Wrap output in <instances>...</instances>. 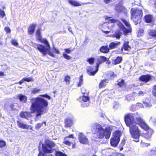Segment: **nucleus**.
<instances>
[{
  "mask_svg": "<svg viewBox=\"0 0 156 156\" xmlns=\"http://www.w3.org/2000/svg\"><path fill=\"white\" fill-rule=\"evenodd\" d=\"M14 107L15 106L14 105V104H12L11 105V108L12 109V110H14L15 109Z\"/></svg>",
  "mask_w": 156,
  "mask_h": 156,
  "instance_id": "61",
  "label": "nucleus"
},
{
  "mask_svg": "<svg viewBox=\"0 0 156 156\" xmlns=\"http://www.w3.org/2000/svg\"><path fill=\"white\" fill-rule=\"evenodd\" d=\"M83 82V76H80V80L79 82L78 83V86H80L82 84Z\"/></svg>",
  "mask_w": 156,
  "mask_h": 156,
  "instance_id": "46",
  "label": "nucleus"
},
{
  "mask_svg": "<svg viewBox=\"0 0 156 156\" xmlns=\"http://www.w3.org/2000/svg\"><path fill=\"white\" fill-rule=\"evenodd\" d=\"M131 95L132 97H133V99H134L135 98H137L138 97L137 92H134Z\"/></svg>",
  "mask_w": 156,
  "mask_h": 156,
  "instance_id": "47",
  "label": "nucleus"
},
{
  "mask_svg": "<svg viewBox=\"0 0 156 156\" xmlns=\"http://www.w3.org/2000/svg\"><path fill=\"white\" fill-rule=\"evenodd\" d=\"M143 104L144 106L147 108H150L152 106V105L149 99H145V101L143 102Z\"/></svg>",
  "mask_w": 156,
  "mask_h": 156,
  "instance_id": "22",
  "label": "nucleus"
},
{
  "mask_svg": "<svg viewBox=\"0 0 156 156\" xmlns=\"http://www.w3.org/2000/svg\"><path fill=\"white\" fill-rule=\"evenodd\" d=\"M141 145L142 147H148L149 145V144L144 142H142L141 143Z\"/></svg>",
  "mask_w": 156,
  "mask_h": 156,
  "instance_id": "54",
  "label": "nucleus"
},
{
  "mask_svg": "<svg viewBox=\"0 0 156 156\" xmlns=\"http://www.w3.org/2000/svg\"><path fill=\"white\" fill-rule=\"evenodd\" d=\"M79 140L80 143L83 144L88 143V140L86 137L82 133H80L78 136Z\"/></svg>",
  "mask_w": 156,
  "mask_h": 156,
  "instance_id": "14",
  "label": "nucleus"
},
{
  "mask_svg": "<svg viewBox=\"0 0 156 156\" xmlns=\"http://www.w3.org/2000/svg\"><path fill=\"white\" fill-rule=\"evenodd\" d=\"M154 10H156V1L154 5Z\"/></svg>",
  "mask_w": 156,
  "mask_h": 156,
  "instance_id": "64",
  "label": "nucleus"
},
{
  "mask_svg": "<svg viewBox=\"0 0 156 156\" xmlns=\"http://www.w3.org/2000/svg\"><path fill=\"white\" fill-rule=\"evenodd\" d=\"M41 29L39 28L37 30L36 35L37 39L41 42L45 44V47L41 44H37L35 43H33V46L37 49L41 53L45 56L48 54L52 57H55V55L51 51V48L47 40L45 39H42L41 35Z\"/></svg>",
  "mask_w": 156,
  "mask_h": 156,
  "instance_id": "3",
  "label": "nucleus"
},
{
  "mask_svg": "<svg viewBox=\"0 0 156 156\" xmlns=\"http://www.w3.org/2000/svg\"><path fill=\"white\" fill-rule=\"evenodd\" d=\"M122 61L121 57H118L114 61L113 63L115 64H117L119 63Z\"/></svg>",
  "mask_w": 156,
  "mask_h": 156,
  "instance_id": "31",
  "label": "nucleus"
},
{
  "mask_svg": "<svg viewBox=\"0 0 156 156\" xmlns=\"http://www.w3.org/2000/svg\"><path fill=\"white\" fill-rule=\"evenodd\" d=\"M18 97L20 101L24 103L26 102L27 98L25 95L20 94L18 95Z\"/></svg>",
  "mask_w": 156,
  "mask_h": 156,
  "instance_id": "23",
  "label": "nucleus"
},
{
  "mask_svg": "<svg viewBox=\"0 0 156 156\" xmlns=\"http://www.w3.org/2000/svg\"><path fill=\"white\" fill-rule=\"evenodd\" d=\"M100 51L101 52L104 53H108L109 49L107 46H102L100 48Z\"/></svg>",
  "mask_w": 156,
  "mask_h": 156,
  "instance_id": "29",
  "label": "nucleus"
},
{
  "mask_svg": "<svg viewBox=\"0 0 156 156\" xmlns=\"http://www.w3.org/2000/svg\"><path fill=\"white\" fill-rule=\"evenodd\" d=\"M70 80V76L67 75H66L64 78V81L67 84H69Z\"/></svg>",
  "mask_w": 156,
  "mask_h": 156,
  "instance_id": "33",
  "label": "nucleus"
},
{
  "mask_svg": "<svg viewBox=\"0 0 156 156\" xmlns=\"http://www.w3.org/2000/svg\"><path fill=\"white\" fill-rule=\"evenodd\" d=\"M73 123V121L70 119H66L65 120V125L67 127H70Z\"/></svg>",
  "mask_w": 156,
  "mask_h": 156,
  "instance_id": "24",
  "label": "nucleus"
},
{
  "mask_svg": "<svg viewBox=\"0 0 156 156\" xmlns=\"http://www.w3.org/2000/svg\"><path fill=\"white\" fill-rule=\"evenodd\" d=\"M115 9L118 13L122 12H125L126 10L125 8L120 4H117L116 5Z\"/></svg>",
  "mask_w": 156,
  "mask_h": 156,
  "instance_id": "16",
  "label": "nucleus"
},
{
  "mask_svg": "<svg viewBox=\"0 0 156 156\" xmlns=\"http://www.w3.org/2000/svg\"><path fill=\"white\" fill-rule=\"evenodd\" d=\"M91 129L92 131L96 134L98 138L101 139L105 136V138L108 139L110 136V131L106 130L105 132L102 126L99 124L95 123L92 124L91 126Z\"/></svg>",
  "mask_w": 156,
  "mask_h": 156,
  "instance_id": "4",
  "label": "nucleus"
},
{
  "mask_svg": "<svg viewBox=\"0 0 156 156\" xmlns=\"http://www.w3.org/2000/svg\"><path fill=\"white\" fill-rule=\"evenodd\" d=\"M120 43L119 42H113L109 44V47L111 49H113L116 47L120 45Z\"/></svg>",
  "mask_w": 156,
  "mask_h": 156,
  "instance_id": "25",
  "label": "nucleus"
},
{
  "mask_svg": "<svg viewBox=\"0 0 156 156\" xmlns=\"http://www.w3.org/2000/svg\"><path fill=\"white\" fill-rule=\"evenodd\" d=\"M36 26V25L34 23L30 24L28 29V33L29 34H32L34 33Z\"/></svg>",
  "mask_w": 156,
  "mask_h": 156,
  "instance_id": "20",
  "label": "nucleus"
},
{
  "mask_svg": "<svg viewBox=\"0 0 156 156\" xmlns=\"http://www.w3.org/2000/svg\"><path fill=\"white\" fill-rule=\"evenodd\" d=\"M121 34L122 33L118 31L116 32L114 34L112 35V36L113 37L116 38L117 39H119Z\"/></svg>",
  "mask_w": 156,
  "mask_h": 156,
  "instance_id": "30",
  "label": "nucleus"
},
{
  "mask_svg": "<svg viewBox=\"0 0 156 156\" xmlns=\"http://www.w3.org/2000/svg\"><path fill=\"white\" fill-rule=\"evenodd\" d=\"M17 126L20 128L23 129H28L30 128V126L23 123V122L20 120L17 121Z\"/></svg>",
  "mask_w": 156,
  "mask_h": 156,
  "instance_id": "15",
  "label": "nucleus"
},
{
  "mask_svg": "<svg viewBox=\"0 0 156 156\" xmlns=\"http://www.w3.org/2000/svg\"><path fill=\"white\" fill-rule=\"evenodd\" d=\"M68 2L70 5L75 6H80L82 5V3L77 2L75 0H68Z\"/></svg>",
  "mask_w": 156,
  "mask_h": 156,
  "instance_id": "21",
  "label": "nucleus"
},
{
  "mask_svg": "<svg viewBox=\"0 0 156 156\" xmlns=\"http://www.w3.org/2000/svg\"><path fill=\"white\" fill-rule=\"evenodd\" d=\"M4 73L2 72H0V77L4 76Z\"/></svg>",
  "mask_w": 156,
  "mask_h": 156,
  "instance_id": "63",
  "label": "nucleus"
},
{
  "mask_svg": "<svg viewBox=\"0 0 156 156\" xmlns=\"http://www.w3.org/2000/svg\"><path fill=\"white\" fill-rule=\"evenodd\" d=\"M63 57L65 59L69 60L72 59V57L64 53L62 54Z\"/></svg>",
  "mask_w": 156,
  "mask_h": 156,
  "instance_id": "38",
  "label": "nucleus"
},
{
  "mask_svg": "<svg viewBox=\"0 0 156 156\" xmlns=\"http://www.w3.org/2000/svg\"><path fill=\"white\" fill-rule=\"evenodd\" d=\"M67 137V139H69V138H73V134H71L70 135H69V136H68L66 137Z\"/></svg>",
  "mask_w": 156,
  "mask_h": 156,
  "instance_id": "59",
  "label": "nucleus"
},
{
  "mask_svg": "<svg viewBox=\"0 0 156 156\" xmlns=\"http://www.w3.org/2000/svg\"><path fill=\"white\" fill-rule=\"evenodd\" d=\"M74 50V49H71L70 48L65 49L64 50L65 51V53L66 54H70L72 51H73Z\"/></svg>",
  "mask_w": 156,
  "mask_h": 156,
  "instance_id": "39",
  "label": "nucleus"
},
{
  "mask_svg": "<svg viewBox=\"0 0 156 156\" xmlns=\"http://www.w3.org/2000/svg\"><path fill=\"white\" fill-rule=\"evenodd\" d=\"M87 61L89 62L90 64L92 65L94 63V58H91L87 59Z\"/></svg>",
  "mask_w": 156,
  "mask_h": 156,
  "instance_id": "40",
  "label": "nucleus"
},
{
  "mask_svg": "<svg viewBox=\"0 0 156 156\" xmlns=\"http://www.w3.org/2000/svg\"><path fill=\"white\" fill-rule=\"evenodd\" d=\"M38 156H46L44 155V153L42 152H40Z\"/></svg>",
  "mask_w": 156,
  "mask_h": 156,
  "instance_id": "58",
  "label": "nucleus"
},
{
  "mask_svg": "<svg viewBox=\"0 0 156 156\" xmlns=\"http://www.w3.org/2000/svg\"><path fill=\"white\" fill-rule=\"evenodd\" d=\"M44 124V126H45L46 125V122H42V123H39L37 124H36L35 127L36 129H39Z\"/></svg>",
  "mask_w": 156,
  "mask_h": 156,
  "instance_id": "34",
  "label": "nucleus"
},
{
  "mask_svg": "<svg viewBox=\"0 0 156 156\" xmlns=\"http://www.w3.org/2000/svg\"><path fill=\"white\" fill-rule=\"evenodd\" d=\"M151 79V76L150 75H144L139 77V79L142 81L146 83Z\"/></svg>",
  "mask_w": 156,
  "mask_h": 156,
  "instance_id": "17",
  "label": "nucleus"
},
{
  "mask_svg": "<svg viewBox=\"0 0 156 156\" xmlns=\"http://www.w3.org/2000/svg\"><path fill=\"white\" fill-rule=\"evenodd\" d=\"M126 98L128 101L134 100V99H133V97H132L131 94L127 95L126 97Z\"/></svg>",
  "mask_w": 156,
  "mask_h": 156,
  "instance_id": "36",
  "label": "nucleus"
},
{
  "mask_svg": "<svg viewBox=\"0 0 156 156\" xmlns=\"http://www.w3.org/2000/svg\"><path fill=\"white\" fill-rule=\"evenodd\" d=\"M83 89H82L81 91L82 93L84 95H83L82 97L80 98V99L84 102H86L89 101V98L87 96L88 93H85L83 91Z\"/></svg>",
  "mask_w": 156,
  "mask_h": 156,
  "instance_id": "19",
  "label": "nucleus"
},
{
  "mask_svg": "<svg viewBox=\"0 0 156 156\" xmlns=\"http://www.w3.org/2000/svg\"><path fill=\"white\" fill-rule=\"evenodd\" d=\"M5 30L7 33H10L11 31L9 27H5Z\"/></svg>",
  "mask_w": 156,
  "mask_h": 156,
  "instance_id": "52",
  "label": "nucleus"
},
{
  "mask_svg": "<svg viewBox=\"0 0 156 156\" xmlns=\"http://www.w3.org/2000/svg\"><path fill=\"white\" fill-rule=\"evenodd\" d=\"M5 13L4 11L0 9V16L3 18L4 16H5Z\"/></svg>",
  "mask_w": 156,
  "mask_h": 156,
  "instance_id": "50",
  "label": "nucleus"
},
{
  "mask_svg": "<svg viewBox=\"0 0 156 156\" xmlns=\"http://www.w3.org/2000/svg\"><path fill=\"white\" fill-rule=\"evenodd\" d=\"M52 49L53 51V52L57 54H59L60 53L59 51L54 46L53 47V48H52Z\"/></svg>",
  "mask_w": 156,
  "mask_h": 156,
  "instance_id": "42",
  "label": "nucleus"
},
{
  "mask_svg": "<svg viewBox=\"0 0 156 156\" xmlns=\"http://www.w3.org/2000/svg\"><path fill=\"white\" fill-rule=\"evenodd\" d=\"M140 126L143 129L145 130L148 131L147 134L148 135V136L146 137L145 136V137L147 138L150 137L153 133V130L149 128L148 126L146 124L144 121L142 123Z\"/></svg>",
  "mask_w": 156,
  "mask_h": 156,
  "instance_id": "12",
  "label": "nucleus"
},
{
  "mask_svg": "<svg viewBox=\"0 0 156 156\" xmlns=\"http://www.w3.org/2000/svg\"><path fill=\"white\" fill-rule=\"evenodd\" d=\"M108 82V80H104L101 82L99 84V87L100 88H102L104 87L106 85L107 83Z\"/></svg>",
  "mask_w": 156,
  "mask_h": 156,
  "instance_id": "26",
  "label": "nucleus"
},
{
  "mask_svg": "<svg viewBox=\"0 0 156 156\" xmlns=\"http://www.w3.org/2000/svg\"><path fill=\"white\" fill-rule=\"evenodd\" d=\"M40 96L42 97L47 98L48 100H50L51 99L50 97L47 94L40 95Z\"/></svg>",
  "mask_w": 156,
  "mask_h": 156,
  "instance_id": "53",
  "label": "nucleus"
},
{
  "mask_svg": "<svg viewBox=\"0 0 156 156\" xmlns=\"http://www.w3.org/2000/svg\"><path fill=\"white\" fill-rule=\"evenodd\" d=\"M11 43L13 45L16 46H18V45L17 41L15 39L12 40L11 41Z\"/></svg>",
  "mask_w": 156,
  "mask_h": 156,
  "instance_id": "44",
  "label": "nucleus"
},
{
  "mask_svg": "<svg viewBox=\"0 0 156 156\" xmlns=\"http://www.w3.org/2000/svg\"><path fill=\"white\" fill-rule=\"evenodd\" d=\"M124 81L123 80H122L118 81V85L119 87H121L124 84Z\"/></svg>",
  "mask_w": 156,
  "mask_h": 156,
  "instance_id": "41",
  "label": "nucleus"
},
{
  "mask_svg": "<svg viewBox=\"0 0 156 156\" xmlns=\"http://www.w3.org/2000/svg\"><path fill=\"white\" fill-rule=\"evenodd\" d=\"M135 117V121L136 124H137L140 125L144 121L142 119L143 116L142 114L136 113V115L135 114L134 115Z\"/></svg>",
  "mask_w": 156,
  "mask_h": 156,
  "instance_id": "13",
  "label": "nucleus"
},
{
  "mask_svg": "<svg viewBox=\"0 0 156 156\" xmlns=\"http://www.w3.org/2000/svg\"><path fill=\"white\" fill-rule=\"evenodd\" d=\"M128 41H125L123 44V46L122 48L121 51L123 52V50L126 51H129L131 49L130 46L129 45Z\"/></svg>",
  "mask_w": 156,
  "mask_h": 156,
  "instance_id": "18",
  "label": "nucleus"
},
{
  "mask_svg": "<svg viewBox=\"0 0 156 156\" xmlns=\"http://www.w3.org/2000/svg\"><path fill=\"white\" fill-rule=\"evenodd\" d=\"M55 155L56 156H67L66 154L59 151H56Z\"/></svg>",
  "mask_w": 156,
  "mask_h": 156,
  "instance_id": "37",
  "label": "nucleus"
},
{
  "mask_svg": "<svg viewBox=\"0 0 156 156\" xmlns=\"http://www.w3.org/2000/svg\"><path fill=\"white\" fill-rule=\"evenodd\" d=\"M121 20L125 24L126 27H128L127 29L122 24H121V25L120 26V28L123 32L124 35H126L128 33H130L131 32V26L129 23L126 20L123 19H122Z\"/></svg>",
  "mask_w": 156,
  "mask_h": 156,
  "instance_id": "10",
  "label": "nucleus"
},
{
  "mask_svg": "<svg viewBox=\"0 0 156 156\" xmlns=\"http://www.w3.org/2000/svg\"><path fill=\"white\" fill-rule=\"evenodd\" d=\"M55 146V144L52 141H49L45 144H42V146L43 151L46 153H51L54 151L53 148Z\"/></svg>",
  "mask_w": 156,
  "mask_h": 156,
  "instance_id": "7",
  "label": "nucleus"
},
{
  "mask_svg": "<svg viewBox=\"0 0 156 156\" xmlns=\"http://www.w3.org/2000/svg\"><path fill=\"white\" fill-rule=\"evenodd\" d=\"M154 95L156 97V85L154 87V90L153 91Z\"/></svg>",
  "mask_w": 156,
  "mask_h": 156,
  "instance_id": "55",
  "label": "nucleus"
},
{
  "mask_svg": "<svg viewBox=\"0 0 156 156\" xmlns=\"http://www.w3.org/2000/svg\"><path fill=\"white\" fill-rule=\"evenodd\" d=\"M24 78L21 81L19 82V83L20 84H21L23 83L24 82Z\"/></svg>",
  "mask_w": 156,
  "mask_h": 156,
  "instance_id": "60",
  "label": "nucleus"
},
{
  "mask_svg": "<svg viewBox=\"0 0 156 156\" xmlns=\"http://www.w3.org/2000/svg\"><path fill=\"white\" fill-rule=\"evenodd\" d=\"M110 0H104V2L106 4H107L110 2Z\"/></svg>",
  "mask_w": 156,
  "mask_h": 156,
  "instance_id": "62",
  "label": "nucleus"
},
{
  "mask_svg": "<svg viewBox=\"0 0 156 156\" xmlns=\"http://www.w3.org/2000/svg\"><path fill=\"white\" fill-rule=\"evenodd\" d=\"M145 20L147 23L151 22L152 20V16L151 15H148L146 16L145 17Z\"/></svg>",
  "mask_w": 156,
  "mask_h": 156,
  "instance_id": "27",
  "label": "nucleus"
},
{
  "mask_svg": "<svg viewBox=\"0 0 156 156\" xmlns=\"http://www.w3.org/2000/svg\"><path fill=\"white\" fill-rule=\"evenodd\" d=\"M24 79L25 81L29 82L33 80L32 77H30L28 78L24 77Z\"/></svg>",
  "mask_w": 156,
  "mask_h": 156,
  "instance_id": "45",
  "label": "nucleus"
},
{
  "mask_svg": "<svg viewBox=\"0 0 156 156\" xmlns=\"http://www.w3.org/2000/svg\"><path fill=\"white\" fill-rule=\"evenodd\" d=\"M63 143L68 146H70L71 144V143L69 141V140L67 139V137H65Z\"/></svg>",
  "mask_w": 156,
  "mask_h": 156,
  "instance_id": "35",
  "label": "nucleus"
},
{
  "mask_svg": "<svg viewBox=\"0 0 156 156\" xmlns=\"http://www.w3.org/2000/svg\"><path fill=\"white\" fill-rule=\"evenodd\" d=\"M121 132L120 131H116L113 134V137L110 140L111 144L114 147H116L118 145L120 140Z\"/></svg>",
  "mask_w": 156,
  "mask_h": 156,
  "instance_id": "8",
  "label": "nucleus"
},
{
  "mask_svg": "<svg viewBox=\"0 0 156 156\" xmlns=\"http://www.w3.org/2000/svg\"><path fill=\"white\" fill-rule=\"evenodd\" d=\"M107 60V58L103 56H100L98 57L97 58V66L96 67V70L93 71L91 69H87V73L90 75H94L98 70L99 65L102 63L106 61Z\"/></svg>",
  "mask_w": 156,
  "mask_h": 156,
  "instance_id": "6",
  "label": "nucleus"
},
{
  "mask_svg": "<svg viewBox=\"0 0 156 156\" xmlns=\"http://www.w3.org/2000/svg\"><path fill=\"white\" fill-rule=\"evenodd\" d=\"M111 17H108L107 16L105 17V18L106 20H107L108 19H109L108 20V25L107 27V29L109 30L104 31L102 30L103 32L105 33L108 34L110 32V30H112L114 26V23L117 22V20L114 19H112Z\"/></svg>",
  "mask_w": 156,
  "mask_h": 156,
  "instance_id": "9",
  "label": "nucleus"
},
{
  "mask_svg": "<svg viewBox=\"0 0 156 156\" xmlns=\"http://www.w3.org/2000/svg\"><path fill=\"white\" fill-rule=\"evenodd\" d=\"M131 19L135 22V24L138 23V21L142 17L143 13L142 10L135 8H132L131 10Z\"/></svg>",
  "mask_w": 156,
  "mask_h": 156,
  "instance_id": "5",
  "label": "nucleus"
},
{
  "mask_svg": "<svg viewBox=\"0 0 156 156\" xmlns=\"http://www.w3.org/2000/svg\"><path fill=\"white\" fill-rule=\"evenodd\" d=\"M40 90V89L37 88L34 89L32 91V93L34 94L38 93Z\"/></svg>",
  "mask_w": 156,
  "mask_h": 156,
  "instance_id": "48",
  "label": "nucleus"
},
{
  "mask_svg": "<svg viewBox=\"0 0 156 156\" xmlns=\"http://www.w3.org/2000/svg\"><path fill=\"white\" fill-rule=\"evenodd\" d=\"M31 105L30 109L32 113H36V116L45 113L47 111L48 102L41 97L33 98L30 99Z\"/></svg>",
  "mask_w": 156,
  "mask_h": 156,
  "instance_id": "1",
  "label": "nucleus"
},
{
  "mask_svg": "<svg viewBox=\"0 0 156 156\" xmlns=\"http://www.w3.org/2000/svg\"><path fill=\"white\" fill-rule=\"evenodd\" d=\"M6 145V143L5 141L1 140L0 141V147H5Z\"/></svg>",
  "mask_w": 156,
  "mask_h": 156,
  "instance_id": "43",
  "label": "nucleus"
},
{
  "mask_svg": "<svg viewBox=\"0 0 156 156\" xmlns=\"http://www.w3.org/2000/svg\"><path fill=\"white\" fill-rule=\"evenodd\" d=\"M138 96H142L144 95L146 93L142 91H140L137 92Z\"/></svg>",
  "mask_w": 156,
  "mask_h": 156,
  "instance_id": "49",
  "label": "nucleus"
},
{
  "mask_svg": "<svg viewBox=\"0 0 156 156\" xmlns=\"http://www.w3.org/2000/svg\"><path fill=\"white\" fill-rule=\"evenodd\" d=\"M136 105L141 108H143L144 107V105H143L142 104L140 103H137Z\"/></svg>",
  "mask_w": 156,
  "mask_h": 156,
  "instance_id": "56",
  "label": "nucleus"
},
{
  "mask_svg": "<svg viewBox=\"0 0 156 156\" xmlns=\"http://www.w3.org/2000/svg\"><path fill=\"white\" fill-rule=\"evenodd\" d=\"M30 113L26 112H22L20 113V116L21 117L27 119Z\"/></svg>",
  "mask_w": 156,
  "mask_h": 156,
  "instance_id": "28",
  "label": "nucleus"
},
{
  "mask_svg": "<svg viewBox=\"0 0 156 156\" xmlns=\"http://www.w3.org/2000/svg\"><path fill=\"white\" fill-rule=\"evenodd\" d=\"M108 76L113 77H114L116 76V75L115 74L112 72H110L108 74Z\"/></svg>",
  "mask_w": 156,
  "mask_h": 156,
  "instance_id": "51",
  "label": "nucleus"
},
{
  "mask_svg": "<svg viewBox=\"0 0 156 156\" xmlns=\"http://www.w3.org/2000/svg\"><path fill=\"white\" fill-rule=\"evenodd\" d=\"M140 126L143 129L145 130L148 131L147 134L148 135V136L146 137L145 136V137L147 138L150 137L153 133V130L149 128L148 126L146 124L144 121L142 123Z\"/></svg>",
  "mask_w": 156,
  "mask_h": 156,
  "instance_id": "11",
  "label": "nucleus"
},
{
  "mask_svg": "<svg viewBox=\"0 0 156 156\" xmlns=\"http://www.w3.org/2000/svg\"><path fill=\"white\" fill-rule=\"evenodd\" d=\"M149 34L150 35L153 37L156 38V30H151Z\"/></svg>",
  "mask_w": 156,
  "mask_h": 156,
  "instance_id": "32",
  "label": "nucleus"
},
{
  "mask_svg": "<svg viewBox=\"0 0 156 156\" xmlns=\"http://www.w3.org/2000/svg\"><path fill=\"white\" fill-rule=\"evenodd\" d=\"M125 121L126 126L129 128V131L132 137L136 142L139 141L140 131L135 122L133 114L129 113L125 116Z\"/></svg>",
  "mask_w": 156,
  "mask_h": 156,
  "instance_id": "2",
  "label": "nucleus"
},
{
  "mask_svg": "<svg viewBox=\"0 0 156 156\" xmlns=\"http://www.w3.org/2000/svg\"><path fill=\"white\" fill-rule=\"evenodd\" d=\"M82 106L83 107H87L89 105V103H85V102L83 103L82 105Z\"/></svg>",
  "mask_w": 156,
  "mask_h": 156,
  "instance_id": "57",
  "label": "nucleus"
}]
</instances>
